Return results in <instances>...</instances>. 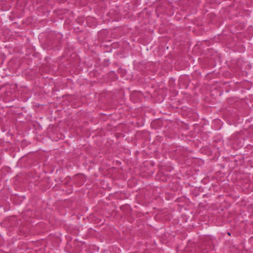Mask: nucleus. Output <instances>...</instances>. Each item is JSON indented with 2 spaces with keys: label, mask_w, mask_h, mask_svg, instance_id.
<instances>
[{
  "label": "nucleus",
  "mask_w": 253,
  "mask_h": 253,
  "mask_svg": "<svg viewBox=\"0 0 253 253\" xmlns=\"http://www.w3.org/2000/svg\"><path fill=\"white\" fill-rule=\"evenodd\" d=\"M62 38V35L60 33L54 34V35L51 34V38H50L49 44L51 45L55 44L60 42L61 39Z\"/></svg>",
  "instance_id": "obj_1"
},
{
  "label": "nucleus",
  "mask_w": 253,
  "mask_h": 253,
  "mask_svg": "<svg viewBox=\"0 0 253 253\" xmlns=\"http://www.w3.org/2000/svg\"><path fill=\"white\" fill-rule=\"evenodd\" d=\"M168 5V3L166 1L163 2L161 5H159L157 7L156 9V12L159 13L165 12L166 9V5Z\"/></svg>",
  "instance_id": "obj_2"
},
{
  "label": "nucleus",
  "mask_w": 253,
  "mask_h": 253,
  "mask_svg": "<svg viewBox=\"0 0 253 253\" xmlns=\"http://www.w3.org/2000/svg\"><path fill=\"white\" fill-rule=\"evenodd\" d=\"M228 234L230 235V232H228Z\"/></svg>",
  "instance_id": "obj_3"
}]
</instances>
